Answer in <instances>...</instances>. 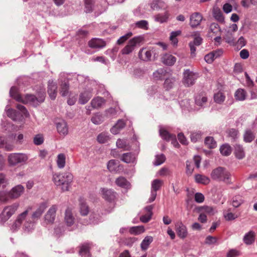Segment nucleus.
I'll return each mask as SVG.
<instances>
[{"label": "nucleus", "instance_id": "nucleus-1", "mask_svg": "<svg viewBox=\"0 0 257 257\" xmlns=\"http://www.w3.org/2000/svg\"><path fill=\"white\" fill-rule=\"evenodd\" d=\"M73 175L70 172L55 174L53 175V180L57 186H62L63 191H68L73 181Z\"/></svg>", "mask_w": 257, "mask_h": 257}, {"label": "nucleus", "instance_id": "nucleus-2", "mask_svg": "<svg viewBox=\"0 0 257 257\" xmlns=\"http://www.w3.org/2000/svg\"><path fill=\"white\" fill-rule=\"evenodd\" d=\"M144 40L142 36L135 37L131 39L127 44L121 50V53L123 55H127L132 53L135 49V47L143 42Z\"/></svg>", "mask_w": 257, "mask_h": 257}, {"label": "nucleus", "instance_id": "nucleus-3", "mask_svg": "<svg viewBox=\"0 0 257 257\" xmlns=\"http://www.w3.org/2000/svg\"><path fill=\"white\" fill-rule=\"evenodd\" d=\"M28 159V156L22 153H12L8 157V162L11 165L25 163Z\"/></svg>", "mask_w": 257, "mask_h": 257}, {"label": "nucleus", "instance_id": "nucleus-4", "mask_svg": "<svg viewBox=\"0 0 257 257\" xmlns=\"http://www.w3.org/2000/svg\"><path fill=\"white\" fill-rule=\"evenodd\" d=\"M18 205H12L5 207L0 214V223H5L15 213Z\"/></svg>", "mask_w": 257, "mask_h": 257}, {"label": "nucleus", "instance_id": "nucleus-5", "mask_svg": "<svg viewBox=\"0 0 257 257\" xmlns=\"http://www.w3.org/2000/svg\"><path fill=\"white\" fill-rule=\"evenodd\" d=\"M197 78V75L196 74L189 70H186L184 72L183 82L186 86H189L194 84L195 80Z\"/></svg>", "mask_w": 257, "mask_h": 257}, {"label": "nucleus", "instance_id": "nucleus-6", "mask_svg": "<svg viewBox=\"0 0 257 257\" xmlns=\"http://www.w3.org/2000/svg\"><path fill=\"white\" fill-rule=\"evenodd\" d=\"M45 92H43L40 94L39 98L36 97L34 95L31 94H27L23 97L22 101L21 102L23 103H32L34 104L36 103V102H42L44 101L45 99Z\"/></svg>", "mask_w": 257, "mask_h": 257}, {"label": "nucleus", "instance_id": "nucleus-7", "mask_svg": "<svg viewBox=\"0 0 257 257\" xmlns=\"http://www.w3.org/2000/svg\"><path fill=\"white\" fill-rule=\"evenodd\" d=\"M211 177L213 180L217 181L223 180L225 177V171L223 167H218L212 170Z\"/></svg>", "mask_w": 257, "mask_h": 257}, {"label": "nucleus", "instance_id": "nucleus-8", "mask_svg": "<svg viewBox=\"0 0 257 257\" xmlns=\"http://www.w3.org/2000/svg\"><path fill=\"white\" fill-rule=\"evenodd\" d=\"M89 47L93 49H100L105 46L106 42L101 39L92 38L88 43Z\"/></svg>", "mask_w": 257, "mask_h": 257}, {"label": "nucleus", "instance_id": "nucleus-9", "mask_svg": "<svg viewBox=\"0 0 257 257\" xmlns=\"http://www.w3.org/2000/svg\"><path fill=\"white\" fill-rule=\"evenodd\" d=\"M101 194L103 198L108 202H112L115 199V193L111 190L101 188Z\"/></svg>", "mask_w": 257, "mask_h": 257}, {"label": "nucleus", "instance_id": "nucleus-10", "mask_svg": "<svg viewBox=\"0 0 257 257\" xmlns=\"http://www.w3.org/2000/svg\"><path fill=\"white\" fill-rule=\"evenodd\" d=\"M203 17L199 13L192 14L190 18V24L192 27H196L200 25Z\"/></svg>", "mask_w": 257, "mask_h": 257}, {"label": "nucleus", "instance_id": "nucleus-11", "mask_svg": "<svg viewBox=\"0 0 257 257\" xmlns=\"http://www.w3.org/2000/svg\"><path fill=\"white\" fill-rule=\"evenodd\" d=\"M198 212H203L207 216H212L216 212L215 209L211 206L204 205L196 208Z\"/></svg>", "mask_w": 257, "mask_h": 257}, {"label": "nucleus", "instance_id": "nucleus-12", "mask_svg": "<svg viewBox=\"0 0 257 257\" xmlns=\"http://www.w3.org/2000/svg\"><path fill=\"white\" fill-rule=\"evenodd\" d=\"M57 211V207L56 205L52 206L49 210L45 215V220L47 223H53L55 218L56 212Z\"/></svg>", "mask_w": 257, "mask_h": 257}, {"label": "nucleus", "instance_id": "nucleus-13", "mask_svg": "<svg viewBox=\"0 0 257 257\" xmlns=\"http://www.w3.org/2000/svg\"><path fill=\"white\" fill-rule=\"evenodd\" d=\"M153 207L149 206L145 208L144 210V214L140 216V220L143 223L148 222L151 218L152 215Z\"/></svg>", "mask_w": 257, "mask_h": 257}, {"label": "nucleus", "instance_id": "nucleus-14", "mask_svg": "<svg viewBox=\"0 0 257 257\" xmlns=\"http://www.w3.org/2000/svg\"><path fill=\"white\" fill-rule=\"evenodd\" d=\"M24 188L22 185H17L14 187L9 192L11 198H18L24 192Z\"/></svg>", "mask_w": 257, "mask_h": 257}, {"label": "nucleus", "instance_id": "nucleus-15", "mask_svg": "<svg viewBox=\"0 0 257 257\" xmlns=\"http://www.w3.org/2000/svg\"><path fill=\"white\" fill-rule=\"evenodd\" d=\"M226 42L232 45H235L237 46V48L239 49H240L242 47L244 46L246 43L245 39L242 37H240L237 42H236V41L233 38H227L226 37Z\"/></svg>", "mask_w": 257, "mask_h": 257}, {"label": "nucleus", "instance_id": "nucleus-16", "mask_svg": "<svg viewBox=\"0 0 257 257\" xmlns=\"http://www.w3.org/2000/svg\"><path fill=\"white\" fill-rule=\"evenodd\" d=\"M48 93L51 99H55L57 93V86L52 81L49 82Z\"/></svg>", "mask_w": 257, "mask_h": 257}, {"label": "nucleus", "instance_id": "nucleus-17", "mask_svg": "<svg viewBox=\"0 0 257 257\" xmlns=\"http://www.w3.org/2000/svg\"><path fill=\"white\" fill-rule=\"evenodd\" d=\"M90 243H85L80 246L79 254L82 257H90Z\"/></svg>", "mask_w": 257, "mask_h": 257}, {"label": "nucleus", "instance_id": "nucleus-18", "mask_svg": "<svg viewBox=\"0 0 257 257\" xmlns=\"http://www.w3.org/2000/svg\"><path fill=\"white\" fill-rule=\"evenodd\" d=\"M195 180L198 184L205 185L208 184L210 182V179L208 176L201 174L195 175Z\"/></svg>", "mask_w": 257, "mask_h": 257}, {"label": "nucleus", "instance_id": "nucleus-19", "mask_svg": "<svg viewBox=\"0 0 257 257\" xmlns=\"http://www.w3.org/2000/svg\"><path fill=\"white\" fill-rule=\"evenodd\" d=\"M255 238V232L252 231H250L244 236L243 241L246 244L250 245L254 242Z\"/></svg>", "mask_w": 257, "mask_h": 257}, {"label": "nucleus", "instance_id": "nucleus-20", "mask_svg": "<svg viewBox=\"0 0 257 257\" xmlns=\"http://www.w3.org/2000/svg\"><path fill=\"white\" fill-rule=\"evenodd\" d=\"M152 56L151 52L150 50H147L145 48H142L140 50L139 53V58L143 61H147L150 60Z\"/></svg>", "mask_w": 257, "mask_h": 257}, {"label": "nucleus", "instance_id": "nucleus-21", "mask_svg": "<svg viewBox=\"0 0 257 257\" xmlns=\"http://www.w3.org/2000/svg\"><path fill=\"white\" fill-rule=\"evenodd\" d=\"M160 135L161 138L166 141H170L171 139H174L175 135L172 134L164 128L160 130Z\"/></svg>", "mask_w": 257, "mask_h": 257}, {"label": "nucleus", "instance_id": "nucleus-22", "mask_svg": "<svg viewBox=\"0 0 257 257\" xmlns=\"http://www.w3.org/2000/svg\"><path fill=\"white\" fill-rule=\"evenodd\" d=\"M176 61V58L171 54H165L162 58V62L168 66L173 65Z\"/></svg>", "mask_w": 257, "mask_h": 257}, {"label": "nucleus", "instance_id": "nucleus-23", "mask_svg": "<svg viewBox=\"0 0 257 257\" xmlns=\"http://www.w3.org/2000/svg\"><path fill=\"white\" fill-rule=\"evenodd\" d=\"M234 154L238 159H242L245 157L243 148L239 145L236 144L234 146Z\"/></svg>", "mask_w": 257, "mask_h": 257}, {"label": "nucleus", "instance_id": "nucleus-24", "mask_svg": "<svg viewBox=\"0 0 257 257\" xmlns=\"http://www.w3.org/2000/svg\"><path fill=\"white\" fill-rule=\"evenodd\" d=\"M115 183L118 186L124 188H128L130 186V183L123 177L117 178L115 180Z\"/></svg>", "mask_w": 257, "mask_h": 257}, {"label": "nucleus", "instance_id": "nucleus-25", "mask_svg": "<svg viewBox=\"0 0 257 257\" xmlns=\"http://www.w3.org/2000/svg\"><path fill=\"white\" fill-rule=\"evenodd\" d=\"M57 128L58 133L60 135H66L68 133V128L66 123L64 121L58 122L57 124Z\"/></svg>", "mask_w": 257, "mask_h": 257}, {"label": "nucleus", "instance_id": "nucleus-26", "mask_svg": "<svg viewBox=\"0 0 257 257\" xmlns=\"http://www.w3.org/2000/svg\"><path fill=\"white\" fill-rule=\"evenodd\" d=\"M79 211L81 215L83 216L87 215L89 211V209L88 205L82 199L80 200Z\"/></svg>", "mask_w": 257, "mask_h": 257}, {"label": "nucleus", "instance_id": "nucleus-27", "mask_svg": "<svg viewBox=\"0 0 257 257\" xmlns=\"http://www.w3.org/2000/svg\"><path fill=\"white\" fill-rule=\"evenodd\" d=\"M153 240V237L151 236H147L145 237L141 243V247L143 250H147L150 244Z\"/></svg>", "mask_w": 257, "mask_h": 257}, {"label": "nucleus", "instance_id": "nucleus-28", "mask_svg": "<svg viewBox=\"0 0 257 257\" xmlns=\"http://www.w3.org/2000/svg\"><path fill=\"white\" fill-rule=\"evenodd\" d=\"M105 102V100L101 97H97L94 98L91 102V104L92 107L94 108H98L100 107Z\"/></svg>", "mask_w": 257, "mask_h": 257}, {"label": "nucleus", "instance_id": "nucleus-29", "mask_svg": "<svg viewBox=\"0 0 257 257\" xmlns=\"http://www.w3.org/2000/svg\"><path fill=\"white\" fill-rule=\"evenodd\" d=\"M65 221L68 225H72L74 223V218L71 210L69 208L67 209L65 211Z\"/></svg>", "mask_w": 257, "mask_h": 257}, {"label": "nucleus", "instance_id": "nucleus-30", "mask_svg": "<svg viewBox=\"0 0 257 257\" xmlns=\"http://www.w3.org/2000/svg\"><path fill=\"white\" fill-rule=\"evenodd\" d=\"M224 89H221L218 92L215 93L214 95V101L218 103H221L224 100Z\"/></svg>", "mask_w": 257, "mask_h": 257}, {"label": "nucleus", "instance_id": "nucleus-31", "mask_svg": "<svg viewBox=\"0 0 257 257\" xmlns=\"http://www.w3.org/2000/svg\"><path fill=\"white\" fill-rule=\"evenodd\" d=\"M11 96L17 101L21 102L23 97L20 95L16 87H12L10 90Z\"/></svg>", "mask_w": 257, "mask_h": 257}, {"label": "nucleus", "instance_id": "nucleus-32", "mask_svg": "<svg viewBox=\"0 0 257 257\" xmlns=\"http://www.w3.org/2000/svg\"><path fill=\"white\" fill-rule=\"evenodd\" d=\"M121 160L126 163H133L135 159L134 155L131 153L123 154L120 158Z\"/></svg>", "mask_w": 257, "mask_h": 257}, {"label": "nucleus", "instance_id": "nucleus-33", "mask_svg": "<svg viewBox=\"0 0 257 257\" xmlns=\"http://www.w3.org/2000/svg\"><path fill=\"white\" fill-rule=\"evenodd\" d=\"M91 96L92 95L90 92L85 91L80 94L79 102L81 104H85L90 99Z\"/></svg>", "mask_w": 257, "mask_h": 257}, {"label": "nucleus", "instance_id": "nucleus-34", "mask_svg": "<svg viewBox=\"0 0 257 257\" xmlns=\"http://www.w3.org/2000/svg\"><path fill=\"white\" fill-rule=\"evenodd\" d=\"M246 93L244 89H237L234 94V96L236 100L239 101L244 100L245 99Z\"/></svg>", "mask_w": 257, "mask_h": 257}, {"label": "nucleus", "instance_id": "nucleus-35", "mask_svg": "<svg viewBox=\"0 0 257 257\" xmlns=\"http://www.w3.org/2000/svg\"><path fill=\"white\" fill-rule=\"evenodd\" d=\"M46 208V204L43 203L41 204L39 208L33 213L32 216L33 219L35 220V219H38L40 217Z\"/></svg>", "mask_w": 257, "mask_h": 257}, {"label": "nucleus", "instance_id": "nucleus-36", "mask_svg": "<svg viewBox=\"0 0 257 257\" xmlns=\"http://www.w3.org/2000/svg\"><path fill=\"white\" fill-rule=\"evenodd\" d=\"M176 232L177 235L182 238L186 237L188 234L186 226H178L176 229Z\"/></svg>", "mask_w": 257, "mask_h": 257}, {"label": "nucleus", "instance_id": "nucleus-37", "mask_svg": "<svg viewBox=\"0 0 257 257\" xmlns=\"http://www.w3.org/2000/svg\"><path fill=\"white\" fill-rule=\"evenodd\" d=\"M130 232L132 234L138 235L145 231L144 226H135L130 228Z\"/></svg>", "mask_w": 257, "mask_h": 257}, {"label": "nucleus", "instance_id": "nucleus-38", "mask_svg": "<svg viewBox=\"0 0 257 257\" xmlns=\"http://www.w3.org/2000/svg\"><path fill=\"white\" fill-rule=\"evenodd\" d=\"M207 101V98L206 96L203 94H199L196 95L195 98V102L196 104L199 106H202L205 103H206Z\"/></svg>", "mask_w": 257, "mask_h": 257}, {"label": "nucleus", "instance_id": "nucleus-39", "mask_svg": "<svg viewBox=\"0 0 257 257\" xmlns=\"http://www.w3.org/2000/svg\"><path fill=\"white\" fill-rule=\"evenodd\" d=\"M181 31H177L175 32H172L171 34L170 37V40L171 42V43L174 46H176L178 42V40L177 39V37L181 35Z\"/></svg>", "mask_w": 257, "mask_h": 257}, {"label": "nucleus", "instance_id": "nucleus-40", "mask_svg": "<svg viewBox=\"0 0 257 257\" xmlns=\"http://www.w3.org/2000/svg\"><path fill=\"white\" fill-rule=\"evenodd\" d=\"M69 90V84L68 81L62 82L60 87V93L64 96L67 95Z\"/></svg>", "mask_w": 257, "mask_h": 257}, {"label": "nucleus", "instance_id": "nucleus-41", "mask_svg": "<svg viewBox=\"0 0 257 257\" xmlns=\"http://www.w3.org/2000/svg\"><path fill=\"white\" fill-rule=\"evenodd\" d=\"M167 74V72L164 69L159 70L153 74V76L156 80H162L164 79Z\"/></svg>", "mask_w": 257, "mask_h": 257}, {"label": "nucleus", "instance_id": "nucleus-42", "mask_svg": "<svg viewBox=\"0 0 257 257\" xmlns=\"http://www.w3.org/2000/svg\"><path fill=\"white\" fill-rule=\"evenodd\" d=\"M205 145L207 147L210 149L214 148L216 146V143L213 138L211 137H208L205 138Z\"/></svg>", "mask_w": 257, "mask_h": 257}, {"label": "nucleus", "instance_id": "nucleus-43", "mask_svg": "<svg viewBox=\"0 0 257 257\" xmlns=\"http://www.w3.org/2000/svg\"><path fill=\"white\" fill-rule=\"evenodd\" d=\"M65 155L63 154L58 155L57 160V164L59 168H63L65 165Z\"/></svg>", "mask_w": 257, "mask_h": 257}, {"label": "nucleus", "instance_id": "nucleus-44", "mask_svg": "<svg viewBox=\"0 0 257 257\" xmlns=\"http://www.w3.org/2000/svg\"><path fill=\"white\" fill-rule=\"evenodd\" d=\"M254 138V135L250 130H247L244 134V141L246 143L251 142Z\"/></svg>", "mask_w": 257, "mask_h": 257}, {"label": "nucleus", "instance_id": "nucleus-45", "mask_svg": "<svg viewBox=\"0 0 257 257\" xmlns=\"http://www.w3.org/2000/svg\"><path fill=\"white\" fill-rule=\"evenodd\" d=\"M31 208L29 207L25 211L20 214L16 219V222L19 224H22L23 221L25 220L26 216L28 215V213L29 210H31Z\"/></svg>", "mask_w": 257, "mask_h": 257}, {"label": "nucleus", "instance_id": "nucleus-46", "mask_svg": "<svg viewBox=\"0 0 257 257\" xmlns=\"http://www.w3.org/2000/svg\"><path fill=\"white\" fill-rule=\"evenodd\" d=\"M213 15L216 20L219 22H222L223 21V16L219 9L214 8L213 9Z\"/></svg>", "mask_w": 257, "mask_h": 257}, {"label": "nucleus", "instance_id": "nucleus-47", "mask_svg": "<svg viewBox=\"0 0 257 257\" xmlns=\"http://www.w3.org/2000/svg\"><path fill=\"white\" fill-rule=\"evenodd\" d=\"M162 184V181L159 179L154 180L152 184V189L156 192L160 189Z\"/></svg>", "mask_w": 257, "mask_h": 257}, {"label": "nucleus", "instance_id": "nucleus-48", "mask_svg": "<svg viewBox=\"0 0 257 257\" xmlns=\"http://www.w3.org/2000/svg\"><path fill=\"white\" fill-rule=\"evenodd\" d=\"M228 137L235 141L238 138V131L234 128H231L227 131Z\"/></svg>", "mask_w": 257, "mask_h": 257}, {"label": "nucleus", "instance_id": "nucleus-49", "mask_svg": "<svg viewBox=\"0 0 257 257\" xmlns=\"http://www.w3.org/2000/svg\"><path fill=\"white\" fill-rule=\"evenodd\" d=\"M174 82H175V79L173 78L166 79L165 80L164 84V88H166L167 90H169L170 89L172 88Z\"/></svg>", "mask_w": 257, "mask_h": 257}, {"label": "nucleus", "instance_id": "nucleus-50", "mask_svg": "<svg viewBox=\"0 0 257 257\" xmlns=\"http://www.w3.org/2000/svg\"><path fill=\"white\" fill-rule=\"evenodd\" d=\"M133 34L132 32H129L125 34V35L121 37L117 41V44L118 45H121L124 43L127 39H128L132 36Z\"/></svg>", "mask_w": 257, "mask_h": 257}, {"label": "nucleus", "instance_id": "nucleus-51", "mask_svg": "<svg viewBox=\"0 0 257 257\" xmlns=\"http://www.w3.org/2000/svg\"><path fill=\"white\" fill-rule=\"evenodd\" d=\"M107 168L111 172L115 171L117 168L116 161L114 160H110L107 164Z\"/></svg>", "mask_w": 257, "mask_h": 257}, {"label": "nucleus", "instance_id": "nucleus-52", "mask_svg": "<svg viewBox=\"0 0 257 257\" xmlns=\"http://www.w3.org/2000/svg\"><path fill=\"white\" fill-rule=\"evenodd\" d=\"M217 239L216 237L208 235L206 238L204 243L208 245H212L216 242Z\"/></svg>", "mask_w": 257, "mask_h": 257}, {"label": "nucleus", "instance_id": "nucleus-53", "mask_svg": "<svg viewBox=\"0 0 257 257\" xmlns=\"http://www.w3.org/2000/svg\"><path fill=\"white\" fill-rule=\"evenodd\" d=\"M165 156L162 154L160 155H157L156 157V160L154 163L155 165H159L164 163L165 161Z\"/></svg>", "mask_w": 257, "mask_h": 257}, {"label": "nucleus", "instance_id": "nucleus-54", "mask_svg": "<svg viewBox=\"0 0 257 257\" xmlns=\"http://www.w3.org/2000/svg\"><path fill=\"white\" fill-rule=\"evenodd\" d=\"M116 146L118 148L122 149L124 150L127 149V146L126 142L124 140L118 139L116 142Z\"/></svg>", "mask_w": 257, "mask_h": 257}, {"label": "nucleus", "instance_id": "nucleus-55", "mask_svg": "<svg viewBox=\"0 0 257 257\" xmlns=\"http://www.w3.org/2000/svg\"><path fill=\"white\" fill-rule=\"evenodd\" d=\"M44 142V138L42 135H37L34 138V143L36 145H40Z\"/></svg>", "mask_w": 257, "mask_h": 257}, {"label": "nucleus", "instance_id": "nucleus-56", "mask_svg": "<svg viewBox=\"0 0 257 257\" xmlns=\"http://www.w3.org/2000/svg\"><path fill=\"white\" fill-rule=\"evenodd\" d=\"M136 25L139 28L147 30L148 22L146 21L142 20L139 21L136 23Z\"/></svg>", "mask_w": 257, "mask_h": 257}, {"label": "nucleus", "instance_id": "nucleus-57", "mask_svg": "<svg viewBox=\"0 0 257 257\" xmlns=\"http://www.w3.org/2000/svg\"><path fill=\"white\" fill-rule=\"evenodd\" d=\"M0 147H5L7 151H11L13 148L12 145H9V146L5 145V139L2 137H0Z\"/></svg>", "mask_w": 257, "mask_h": 257}, {"label": "nucleus", "instance_id": "nucleus-58", "mask_svg": "<svg viewBox=\"0 0 257 257\" xmlns=\"http://www.w3.org/2000/svg\"><path fill=\"white\" fill-rule=\"evenodd\" d=\"M242 203V201L239 196H235L233 198L232 204L235 207H238Z\"/></svg>", "mask_w": 257, "mask_h": 257}, {"label": "nucleus", "instance_id": "nucleus-59", "mask_svg": "<svg viewBox=\"0 0 257 257\" xmlns=\"http://www.w3.org/2000/svg\"><path fill=\"white\" fill-rule=\"evenodd\" d=\"M109 140V137L105 134H100L97 137V140L100 143H104Z\"/></svg>", "mask_w": 257, "mask_h": 257}, {"label": "nucleus", "instance_id": "nucleus-60", "mask_svg": "<svg viewBox=\"0 0 257 257\" xmlns=\"http://www.w3.org/2000/svg\"><path fill=\"white\" fill-rule=\"evenodd\" d=\"M214 55L213 54L212 52L208 53L204 57V60L208 63H211L214 60Z\"/></svg>", "mask_w": 257, "mask_h": 257}, {"label": "nucleus", "instance_id": "nucleus-61", "mask_svg": "<svg viewBox=\"0 0 257 257\" xmlns=\"http://www.w3.org/2000/svg\"><path fill=\"white\" fill-rule=\"evenodd\" d=\"M240 254L239 250L232 249L228 251L227 254V257H237Z\"/></svg>", "mask_w": 257, "mask_h": 257}, {"label": "nucleus", "instance_id": "nucleus-62", "mask_svg": "<svg viewBox=\"0 0 257 257\" xmlns=\"http://www.w3.org/2000/svg\"><path fill=\"white\" fill-rule=\"evenodd\" d=\"M194 198L197 203H202L204 201V196L201 193H196L194 195Z\"/></svg>", "mask_w": 257, "mask_h": 257}, {"label": "nucleus", "instance_id": "nucleus-63", "mask_svg": "<svg viewBox=\"0 0 257 257\" xmlns=\"http://www.w3.org/2000/svg\"><path fill=\"white\" fill-rule=\"evenodd\" d=\"M9 198H10L9 192H0V201L1 202H6L7 201Z\"/></svg>", "mask_w": 257, "mask_h": 257}, {"label": "nucleus", "instance_id": "nucleus-64", "mask_svg": "<svg viewBox=\"0 0 257 257\" xmlns=\"http://www.w3.org/2000/svg\"><path fill=\"white\" fill-rule=\"evenodd\" d=\"M168 18V16L166 14L164 15H158L156 16V20L157 21L160 23L166 22Z\"/></svg>", "mask_w": 257, "mask_h": 257}]
</instances>
